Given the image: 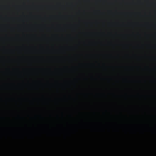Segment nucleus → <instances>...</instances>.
<instances>
[{"label": "nucleus", "mask_w": 156, "mask_h": 156, "mask_svg": "<svg viewBox=\"0 0 156 156\" xmlns=\"http://www.w3.org/2000/svg\"><path fill=\"white\" fill-rule=\"evenodd\" d=\"M148 108V105L147 104L145 106L144 108L145 110H147Z\"/></svg>", "instance_id": "f257e3e1"}]
</instances>
